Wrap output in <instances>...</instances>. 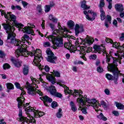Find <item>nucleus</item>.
<instances>
[{
  "instance_id": "1",
  "label": "nucleus",
  "mask_w": 124,
  "mask_h": 124,
  "mask_svg": "<svg viewBox=\"0 0 124 124\" xmlns=\"http://www.w3.org/2000/svg\"><path fill=\"white\" fill-rule=\"evenodd\" d=\"M2 26L3 27V29L6 30V33H8L6 42L18 47L15 52L16 57H18L20 56L27 57L28 55L32 57L34 56V59L32 64L35 65V66H38V67H41V63H40V62H41V59L43 60V57H41V50L37 49L32 52H28L26 48L23 47L24 46L22 44V42L16 39V34L14 33L15 30L14 27L6 23H2Z\"/></svg>"
},
{
  "instance_id": "2",
  "label": "nucleus",
  "mask_w": 124,
  "mask_h": 124,
  "mask_svg": "<svg viewBox=\"0 0 124 124\" xmlns=\"http://www.w3.org/2000/svg\"><path fill=\"white\" fill-rule=\"evenodd\" d=\"M18 102L17 107L19 109L18 118L16 119L18 122H21V124H36V121L34 118H38L37 112L33 108L31 107H27L25 104V99H17Z\"/></svg>"
},
{
  "instance_id": "3",
  "label": "nucleus",
  "mask_w": 124,
  "mask_h": 124,
  "mask_svg": "<svg viewBox=\"0 0 124 124\" xmlns=\"http://www.w3.org/2000/svg\"><path fill=\"white\" fill-rule=\"evenodd\" d=\"M16 16L14 15H12V13H10V20H12L15 23V25L16 28H18L19 31H24V32H26L28 34H31V33H32V30L31 29L30 27H25L23 28L24 27V25L21 23H19L17 21H16Z\"/></svg>"
},
{
  "instance_id": "4",
  "label": "nucleus",
  "mask_w": 124,
  "mask_h": 124,
  "mask_svg": "<svg viewBox=\"0 0 124 124\" xmlns=\"http://www.w3.org/2000/svg\"><path fill=\"white\" fill-rule=\"evenodd\" d=\"M56 33L48 35L47 38H48L50 41H53L54 45L56 47H62L63 46V39L62 37H57Z\"/></svg>"
},
{
  "instance_id": "5",
  "label": "nucleus",
  "mask_w": 124,
  "mask_h": 124,
  "mask_svg": "<svg viewBox=\"0 0 124 124\" xmlns=\"http://www.w3.org/2000/svg\"><path fill=\"white\" fill-rule=\"evenodd\" d=\"M82 97L84 98H78L77 99V102H78V103H82L83 105H86L87 107H90V104H95L96 103V100L95 99H90L89 98H87L86 95H85L84 97L82 96ZM87 103L88 104L87 105Z\"/></svg>"
},
{
  "instance_id": "6",
  "label": "nucleus",
  "mask_w": 124,
  "mask_h": 124,
  "mask_svg": "<svg viewBox=\"0 0 124 124\" xmlns=\"http://www.w3.org/2000/svg\"><path fill=\"white\" fill-rule=\"evenodd\" d=\"M46 53L48 56L46 58V61L51 63H56V61H57V57L54 56L55 54L52 52L50 48H47L46 50Z\"/></svg>"
},
{
  "instance_id": "7",
  "label": "nucleus",
  "mask_w": 124,
  "mask_h": 124,
  "mask_svg": "<svg viewBox=\"0 0 124 124\" xmlns=\"http://www.w3.org/2000/svg\"><path fill=\"white\" fill-rule=\"evenodd\" d=\"M48 91L50 94H51V95H53V96L58 97L59 98H62V94L60 93L57 92L56 87L54 86V85H50L49 86Z\"/></svg>"
},
{
  "instance_id": "8",
  "label": "nucleus",
  "mask_w": 124,
  "mask_h": 124,
  "mask_svg": "<svg viewBox=\"0 0 124 124\" xmlns=\"http://www.w3.org/2000/svg\"><path fill=\"white\" fill-rule=\"evenodd\" d=\"M84 14L86 15V18L89 21H93L95 19V16H96V13L92 12V11L89 10L83 11Z\"/></svg>"
},
{
  "instance_id": "9",
  "label": "nucleus",
  "mask_w": 124,
  "mask_h": 124,
  "mask_svg": "<svg viewBox=\"0 0 124 124\" xmlns=\"http://www.w3.org/2000/svg\"><path fill=\"white\" fill-rule=\"evenodd\" d=\"M111 69L112 74L114 76L113 78H112V79H111V81H113L114 84L117 85V84H118V80H119V73H120L121 71H118L117 70H115L113 66L111 67Z\"/></svg>"
},
{
  "instance_id": "10",
  "label": "nucleus",
  "mask_w": 124,
  "mask_h": 124,
  "mask_svg": "<svg viewBox=\"0 0 124 124\" xmlns=\"http://www.w3.org/2000/svg\"><path fill=\"white\" fill-rule=\"evenodd\" d=\"M93 48L94 50H95V53H96V52H98L99 54H101V53H103V56H105V54H106L105 47L95 45H94Z\"/></svg>"
},
{
  "instance_id": "11",
  "label": "nucleus",
  "mask_w": 124,
  "mask_h": 124,
  "mask_svg": "<svg viewBox=\"0 0 124 124\" xmlns=\"http://www.w3.org/2000/svg\"><path fill=\"white\" fill-rule=\"evenodd\" d=\"M26 88L27 89L28 93L31 95H34L36 93V90H35V89L31 86V84L28 82L26 83Z\"/></svg>"
},
{
  "instance_id": "12",
  "label": "nucleus",
  "mask_w": 124,
  "mask_h": 124,
  "mask_svg": "<svg viewBox=\"0 0 124 124\" xmlns=\"http://www.w3.org/2000/svg\"><path fill=\"white\" fill-rule=\"evenodd\" d=\"M75 31L76 36H78L80 32H83L84 31L83 26H79V24H76L75 27Z\"/></svg>"
},
{
  "instance_id": "13",
  "label": "nucleus",
  "mask_w": 124,
  "mask_h": 124,
  "mask_svg": "<svg viewBox=\"0 0 124 124\" xmlns=\"http://www.w3.org/2000/svg\"><path fill=\"white\" fill-rule=\"evenodd\" d=\"M113 63H111L110 66H109V67L110 68V70L112 72V66H113V68L115 70H117L118 71H119V69H118V67H117V66H118V59L113 58Z\"/></svg>"
},
{
  "instance_id": "14",
  "label": "nucleus",
  "mask_w": 124,
  "mask_h": 124,
  "mask_svg": "<svg viewBox=\"0 0 124 124\" xmlns=\"http://www.w3.org/2000/svg\"><path fill=\"white\" fill-rule=\"evenodd\" d=\"M82 41L83 43H84V45H86V44L92 45V44H93V41H94V40L93 38H89V37L87 36V37L85 38V39H83Z\"/></svg>"
},
{
  "instance_id": "15",
  "label": "nucleus",
  "mask_w": 124,
  "mask_h": 124,
  "mask_svg": "<svg viewBox=\"0 0 124 124\" xmlns=\"http://www.w3.org/2000/svg\"><path fill=\"white\" fill-rule=\"evenodd\" d=\"M11 61L14 63L16 67H20L21 65V64H22L23 63L22 61H19L18 60H15L14 57H12L11 59Z\"/></svg>"
},
{
  "instance_id": "16",
  "label": "nucleus",
  "mask_w": 124,
  "mask_h": 124,
  "mask_svg": "<svg viewBox=\"0 0 124 124\" xmlns=\"http://www.w3.org/2000/svg\"><path fill=\"white\" fill-rule=\"evenodd\" d=\"M115 9L118 12H123L124 11V5L121 3H117L115 5Z\"/></svg>"
},
{
  "instance_id": "17",
  "label": "nucleus",
  "mask_w": 124,
  "mask_h": 124,
  "mask_svg": "<svg viewBox=\"0 0 124 124\" xmlns=\"http://www.w3.org/2000/svg\"><path fill=\"white\" fill-rule=\"evenodd\" d=\"M78 90H74V92H73V90H69V88H68V90H67V92H65L66 93H71L72 95H73L74 97H76L78 96V94H79V93L77 91Z\"/></svg>"
},
{
  "instance_id": "18",
  "label": "nucleus",
  "mask_w": 124,
  "mask_h": 124,
  "mask_svg": "<svg viewBox=\"0 0 124 124\" xmlns=\"http://www.w3.org/2000/svg\"><path fill=\"white\" fill-rule=\"evenodd\" d=\"M64 84H65V82L63 81V80H59V82L57 83V85H59L60 87H62V88H64V93H66V92H67V90H68V87L65 86Z\"/></svg>"
},
{
  "instance_id": "19",
  "label": "nucleus",
  "mask_w": 124,
  "mask_h": 124,
  "mask_svg": "<svg viewBox=\"0 0 124 124\" xmlns=\"http://www.w3.org/2000/svg\"><path fill=\"white\" fill-rule=\"evenodd\" d=\"M112 44L113 47L116 48V49H119L120 50H123V49H124V44L123 46H121V44L120 43H117V42L114 43L113 42Z\"/></svg>"
},
{
  "instance_id": "20",
  "label": "nucleus",
  "mask_w": 124,
  "mask_h": 124,
  "mask_svg": "<svg viewBox=\"0 0 124 124\" xmlns=\"http://www.w3.org/2000/svg\"><path fill=\"white\" fill-rule=\"evenodd\" d=\"M100 12L101 13V15H100L101 20L102 21H103L105 20V19H106V15H105V12H104V10H103V9H101V10H100Z\"/></svg>"
},
{
  "instance_id": "21",
  "label": "nucleus",
  "mask_w": 124,
  "mask_h": 124,
  "mask_svg": "<svg viewBox=\"0 0 124 124\" xmlns=\"http://www.w3.org/2000/svg\"><path fill=\"white\" fill-rule=\"evenodd\" d=\"M47 80H48V81L50 82L52 85L56 84V78L52 76H49L47 77Z\"/></svg>"
},
{
  "instance_id": "22",
  "label": "nucleus",
  "mask_w": 124,
  "mask_h": 124,
  "mask_svg": "<svg viewBox=\"0 0 124 124\" xmlns=\"http://www.w3.org/2000/svg\"><path fill=\"white\" fill-rule=\"evenodd\" d=\"M23 73L24 75H28L29 74V66L26 65H24Z\"/></svg>"
},
{
  "instance_id": "23",
  "label": "nucleus",
  "mask_w": 124,
  "mask_h": 124,
  "mask_svg": "<svg viewBox=\"0 0 124 124\" xmlns=\"http://www.w3.org/2000/svg\"><path fill=\"white\" fill-rule=\"evenodd\" d=\"M42 98L43 99H42V100H44L46 102H49V103H51V102L53 101V99L48 97L47 95L44 96Z\"/></svg>"
},
{
  "instance_id": "24",
  "label": "nucleus",
  "mask_w": 124,
  "mask_h": 124,
  "mask_svg": "<svg viewBox=\"0 0 124 124\" xmlns=\"http://www.w3.org/2000/svg\"><path fill=\"white\" fill-rule=\"evenodd\" d=\"M70 105L71 107V109L73 112H76V111H77V108H76V106L74 105V102H73V101L70 102Z\"/></svg>"
},
{
  "instance_id": "25",
  "label": "nucleus",
  "mask_w": 124,
  "mask_h": 124,
  "mask_svg": "<svg viewBox=\"0 0 124 124\" xmlns=\"http://www.w3.org/2000/svg\"><path fill=\"white\" fill-rule=\"evenodd\" d=\"M86 3V0H83L81 1V6L82 8H83L84 10L89 9L90 8V7H88V5H87Z\"/></svg>"
},
{
  "instance_id": "26",
  "label": "nucleus",
  "mask_w": 124,
  "mask_h": 124,
  "mask_svg": "<svg viewBox=\"0 0 124 124\" xmlns=\"http://www.w3.org/2000/svg\"><path fill=\"white\" fill-rule=\"evenodd\" d=\"M31 81H32V82H35L36 84H39L40 83L39 82H41L42 83H43V79L41 78H40L39 81L36 80V79H35V78H33V77H31Z\"/></svg>"
},
{
  "instance_id": "27",
  "label": "nucleus",
  "mask_w": 124,
  "mask_h": 124,
  "mask_svg": "<svg viewBox=\"0 0 124 124\" xmlns=\"http://www.w3.org/2000/svg\"><path fill=\"white\" fill-rule=\"evenodd\" d=\"M67 25L70 29H73V27L75 26V23L72 20L68 21Z\"/></svg>"
},
{
  "instance_id": "28",
  "label": "nucleus",
  "mask_w": 124,
  "mask_h": 124,
  "mask_svg": "<svg viewBox=\"0 0 124 124\" xmlns=\"http://www.w3.org/2000/svg\"><path fill=\"white\" fill-rule=\"evenodd\" d=\"M97 117L98 118V119H99L100 120H102V121H107V118L104 116L102 113H101L99 115H97Z\"/></svg>"
},
{
  "instance_id": "29",
  "label": "nucleus",
  "mask_w": 124,
  "mask_h": 124,
  "mask_svg": "<svg viewBox=\"0 0 124 124\" xmlns=\"http://www.w3.org/2000/svg\"><path fill=\"white\" fill-rule=\"evenodd\" d=\"M62 108H59L56 114V117L58 118V119H61V118L62 117Z\"/></svg>"
},
{
  "instance_id": "30",
  "label": "nucleus",
  "mask_w": 124,
  "mask_h": 124,
  "mask_svg": "<svg viewBox=\"0 0 124 124\" xmlns=\"http://www.w3.org/2000/svg\"><path fill=\"white\" fill-rule=\"evenodd\" d=\"M49 19L50 20V21H52L53 23H55V24L58 23V19L56 18V17H54V16H53L52 15H49Z\"/></svg>"
},
{
  "instance_id": "31",
  "label": "nucleus",
  "mask_w": 124,
  "mask_h": 124,
  "mask_svg": "<svg viewBox=\"0 0 124 124\" xmlns=\"http://www.w3.org/2000/svg\"><path fill=\"white\" fill-rule=\"evenodd\" d=\"M105 6V1L104 0H100V4L99 5V7L100 10L103 9V7Z\"/></svg>"
},
{
  "instance_id": "32",
  "label": "nucleus",
  "mask_w": 124,
  "mask_h": 124,
  "mask_svg": "<svg viewBox=\"0 0 124 124\" xmlns=\"http://www.w3.org/2000/svg\"><path fill=\"white\" fill-rule=\"evenodd\" d=\"M116 106L118 109H120V110H124V106L121 103L116 102Z\"/></svg>"
},
{
  "instance_id": "33",
  "label": "nucleus",
  "mask_w": 124,
  "mask_h": 124,
  "mask_svg": "<svg viewBox=\"0 0 124 124\" xmlns=\"http://www.w3.org/2000/svg\"><path fill=\"white\" fill-rule=\"evenodd\" d=\"M11 9H12V10H16V9H17V10H22V8L19 5H16L15 6L14 5H12L11 6Z\"/></svg>"
},
{
  "instance_id": "34",
  "label": "nucleus",
  "mask_w": 124,
  "mask_h": 124,
  "mask_svg": "<svg viewBox=\"0 0 124 124\" xmlns=\"http://www.w3.org/2000/svg\"><path fill=\"white\" fill-rule=\"evenodd\" d=\"M89 106H92V107H93V108H97V107H98V106H101V105H100V104H99V103H98V102H97V101H96V103L93 104H91L90 105H89Z\"/></svg>"
},
{
  "instance_id": "35",
  "label": "nucleus",
  "mask_w": 124,
  "mask_h": 124,
  "mask_svg": "<svg viewBox=\"0 0 124 124\" xmlns=\"http://www.w3.org/2000/svg\"><path fill=\"white\" fill-rule=\"evenodd\" d=\"M114 78V76H112V75L110 74H106V78L108 79L109 81L112 80L113 78Z\"/></svg>"
},
{
  "instance_id": "36",
  "label": "nucleus",
  "mask_w": 124,
  "mask_h": 124,
  "mask_svg": "<svg viewBox=\"0 0 124 124\" xmlns=\"http://www.w3.org/2000/svg\"><path fill=\"white\" fill-rule=\"evenodd\" d=\"M6 86L8 90H13L14 89V86L12 83H7Z\"/></svg>"
},
{
  "instance_id": "37",
  "label": "nucleus",
  "mask_w": 124,
  "mask_h": 124,
  "mask_svg": "<svg viewBox=\"0 0 124 124\" xmlns=\"http://www.w3.org/2000/svg\"><path fill=\"white\" fill-rule=\"evenodd\" d=\"M106 19L105 21H107V22H109V24H111V21L112 20V17H111V16H109V15H107L106 16Z\"/></svg>"
},
{
  "instance_id": "38",
  "label": "nucleus",
  "mask_w": 124,
  "mask_h": 124,
  "mask_svg": "<svg viewBox=\"0 0 124 124\" xmlns=\"http://www.w3.org/2000/svg\"><path fill=\"white\" fill-rule=\"evenodd\" d=\"M97 58V56L95 54H92L89 56V59L90 60H95Z\"/></svg>"
},
{
  "instance_id": "39",
  "label": "nucleus",
  "mask_w": 124,
  "mask_h": 124,
  "mask_svg": "<svg viewBox=\"0 0 124 124\" xmlns=\"http://www.w3.org/2000/svg\"><path fill=\"white\" fill-rule=\"evenodd\" d=\"M3 69H8L10 68V65L7 63H5V64H3Z\"/></svg>"
},
{
  "instance_id": "40",
  "label": "nucleus",
  "mask_w": 124,
  "mask_h": 124,
  "mask_svg": "<svg viewBox=\"0 0 124 124\" xmlns=\"http://www.w3.org/2000/svg\"><path fill=\"white\" fill-rule=\"evenodd\" d=\"M97 71L98 73H102L103 72V68H102V67L99 66L97 67Z\"/></svg>"
},
{
  "instance_id": "41",
  "label": "nucleus",
  "mask_w": 124,
  "mask_h": 124,
  "mask_svg": "<svg viewBox=\"0 0 124 124\" xmlns=\"http://www.w3.org/2000/svg\"><path fill=\"white\" fill-rule=\"evenodd\" d=\"M53 75H54V76L56 77H61V74H60V72L57 71H53Z\"/></svg>"
},
{
  "instance_id": "42",
  "label": "nucleus",
  "mask_w": 124,
  "mask_h": 124,
  "mask_svg": "<svg viewBox=\"0 0 124 124\" xmlns=\"http://www.w3.org/2000/svg\"><path fill=\"white\" fill-rule=\"evenodd\" d=\"M51 107L52 108H53L54 109H55V108H56V107H58V103H57V102L53 101L51 103Z\"/></svg>"
},
{
  "instance_id": "43",
  "label": "nucleus",
  "mask_w": 124,
  "mask_h": 124,
  "mask_svg": "<svg viewBox=\"0 0 124 124\" xmlns=\"http://www.w3.org/2000/svg\"><path fill=\"white\" fill-rule=\"evenodd\" d=\"M59 30L61 32H63L64 31H68V30H67V29L64 27L62 28L61 27L59 28Z\"/></svg>"
},
{
  "instance_id": "44",
  "label": "nucleus",
  "mask_w": 124,
  "mask_h": 124,
  "mask_svg": "<svg viewBox=\"0 0 124 124\" xmlns=\"http://www.w3.org/2000/svg\"><path fill=\"white\" fill-rule=\"evenodd\" d=\"M37 10L38 11L39 13H42V8H41V5H38L37 6Z\"/></svg>"
},
{
  "instance_id": "45",
  "label": "nucleus",
  "mask_w": 124,
  "mask_h": 124,
  "mask_svg": "<svg viewBox=\"0 0 124 124\" xmlns=\"http://www.w3.org/2000/svg\"><path fill=\"white\" fill-rule=\"evenodd\" d=\"M50 9H51V8L49 7V5H46L45 6V12H46V13L49 12V11H50Z\"/></svg>"
},
{
  "instance_id": "46",
  "label": "nucleus",
  "mask_w": 124,
  "mask_h": 124,
  "mask_svg": "<svg viewBox=\"0 0 124 124\" xmlns=\"http://www.w3.org/2000/svg\"><path fill=\"white\" fill-rule=\"evenodd\" d=\"M43 116H44V112H37V117H38L37 118H40Z\"/></svg>"
},
{
  "instance_id": "47",
  "label": "nucleus",
  "mask_w": 124,
  "mask_h": 124,
  "mask_svg": "<svg viewBox=\"0 0 124 124\" xmlns=\"http://www.w3.org/2000/svg\"><path fill=\"white\" fill-rule=\"evenodd\" d=\"M101 105H102L103 107H104V108H107V104L104 101H101Z\"/></svg>"
},
{
  "instance_id": "48",
  "label": "nucleus",
  "mask_w": 124,
  "mask_h": 124,
  "mask_svg": "<svg viewBox=\"0 0 124 124\" xmlns=\"http://www.w3.org/2000/svg\"><path fill=\"white\" fill-rule=\"evenodd\" d=\"M106 55L107 62L108 63V65L110 67L111 63H109V62L111 61V59L110 58H108V57L107 56V53H106Z\"/></svg>"
},
{
  "instance_id": "49",
  "label": "nucleus",
  "mask_w": 124,
  "mask_h": 124,
  "mask_svg": "<svg viewBox=\"0 0 124 124\" xmlns=\"http://www.w3.org/2000/svg\"><path fill=\"white\" fill-rule=\"evenodd\" d=\"M44 47H50L51 46V44H50V42H46L44 43Z\"/></svg>"
},
{
  "instance_id": "50",
  "label": "nucleus",
  "mask_w": 124,
  "mask_h": 124,
  "mask_svg": "<svg viewBox=\"0 0 124 124\" xmlns=\"http://www.w3.org/2000/svg\"><path fill=\"white\" fill-rule=\"evenodd\" d=\"M4 15L6 19H7V20H10V13H8L7 14H5Z\"/></svg>"
},
{
  "instance_id": "51",
  "label": "nucleus",
  "mask_w": 124,
  "mask_h": 124,
  "mask_svg": "<svg viewBox=\"0 0 124 124\" xmlns=\"http://www.w3.org/2000/svg\"><path fill=\"white\" fill-rule=\"evenodd\" d=\"M15 85L17 89H19V90H22V88L20 86V84L18 82H16Z\"/></svg>"
},
{
  "instance_id": "52",
  "label": "nucleus",
  "mask_w": 124,
  "mask_h": 124,
  "mask_svg": "<svg viewBox=\"0 0 124 124\" xmlns=\"http://www.w3.org/2000/svg\"><path fill=\"white\" fill-rule=\"evenodd\" d=\"M49 27L52 31H55V24L53 23H49Z\"/></svg>"
},
{
  "instance_id": "53",
  "label": "nucleus",
  "mask_w": 124,
  "mask_h": 124,
  "mask_svg": "<svg viewBox=\"0 0 124 124\" xmlns=\"http://www.w3.org/2000/svg\"><path fill=\"white\" fill-rule=\"evenodd\" d=\"M23 38L25 39V40H30V37L29 36V35L24 34Z\"/></svg>"
},
{
  "instance_id": "54",
  "label": "nucleus",
  "mask_w": 124,
  "mask_h": 124,
  "mask_svg": "<svg viewBox=\"0 0 124 124\" xmlns=\"http://www.w3.org/2000/svg\"><path fill=\"white\" fill-rule=\"evenodd\" d=\"M106 41H107V42L108 43H110V44H113V40H112L111 39H110L109 38H107L106 39Z\"/></svg>"
},
{
  "instance_id": "55",
  "label": "nucleus",
  "mask_w": 124,
  "mask_h": 124,
  "mask_svg": "<svg viewBox=\"0 0 124 124\" xmlns=\"http://www.w3.org/2000/svg\"><path fill=\"white\" fill-rule=\"evenodd\" d=\"M112 114H113V115H114V116H116V117H118V116H119V111H116V110L113 111Z\"/></svg>"
},
{
  "instance_id": "56",
  "label": "nucleus",
  "mask_w": 124,
  "mask_h": 124,
  "mask_svg": "<svg viewBox=\"0 0 124 124\" xmlns=\"http://www.w3.org/2000/svg\"><path fill=\"white\" fill-rule=\"evenodd\" d=\"M105 93L107 94V95H109L110 94V91L108 89H106L104 91Z\"/></svg>"
},
{
  "instance_id": "57",
  "label": "nucleus",
  "mask_w": 124,
  "mask_h": 124,
  "mask_svg": "<svg viewBox=\"0 0 124 124\" xmlns=\"http://www.w3.org/2000/svg\"><path fill=\"white\" fill-rule=\"evenodd\" d=\"M113 25L116 27V28H118V21L117 20L114 19L113 22Z\"/></svg>"
},
{
  "instance_id": "58",
  "label": "nucleus",
  "mask_w": 124,
  "mask_h": 124,
  "mask_svg": "<svg viewBox=\"0 0 124 124\" xmlns=\"http://www.w3.org/2000/svg\"><path fill=\"white\" fill-rule=\"evenodd\" d=\"M45 70L46 71V72H49L50 71V68L48 65L45 66Z\"/></svg>"
},
{
  "instance_id": "59",
  "label": "nucleus",
  "mask_w": 124,
  "mask_h": 124,
  "mask_svg": "<svg viewBox=\"0 0 124 124\" xmlns=\"http://www.w3.org/2000/svg\"><path fill=\"white\" fill-rule=\"evenodd\" d=\"M22 4L24 7H26V6L29 4L28 2L23 0H22Z\"/></svg>"
},
{
  "instance_id": "60",
  "label": "nucleus",
  "mask_w": 124,
  "mask_h": 124,
  "mask_svg": "<svg viewBox=\"0 0 124 124\" xmlns=\"http://www.w3.org/2000/svg\"><path fill=\"white\" fill-rule=\"evenodd\" d=\"M120 40L121 41H124V33L121 34V36L120 37Z\"/></svg>"
},
{
  "instance_id": "61",
  "label": "nucleus",
  "mask_w": 124,
  "mask_h": 124,
  "mask_svg": "<svg viewBox=\"0 0 124 124\" xmlns=\"http://www.w3.org/2000/svg\"><path fill=\"white\" fill-rule=\"evenodd\" d=\"M4 57V53L2 50H0V58H3Z\"/></svg>"
},
{
  "instance_id": "62",
  "label": "nucleus",
  "mask_w": 124,
  "mask_h": 124,
  "mask_svg": "<svg viewBox=\"0 0 124 124\" xmlns=\"http://www.w3.org/2000/svg\"><path fill=\"white\" fill-rule=\"evenodd\" d=\"M82 113L83 114H85V115H87L88 114V112H87V109L86 108H83L82 109Z\"/></svg>"
},
{
  "instance_id": "63",
  "label": "nucleus",
  "mask_w": 124,
  "mask_h": 124,
  "mask_svg": "<svg viewBox=\"0 0 124 124\" xmlns=\"http://www.w3.org/2000/svg\"><path fill=\"white\" fill-rule=\"evenodd\" d=\"M100 64V61L97 60L95 63L96 66H100L99 65Z\"/></svg>"
},
{
  "instance_id": "64",
  "label": "nucleus",
  "mask_w": 124,
  "mask_h": 124,
  "mask_svg": "<svg viewBox=\"0 0 124 124\" xmlns=\"http://www.w3.org/2000/svg\"><path fill=\"white\" fill-rule=\"evenodd\" d=\"M4 119H0V124H6L5 122H4Z\"/></svg>"
}]
</instances>
